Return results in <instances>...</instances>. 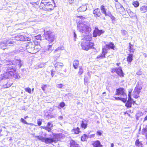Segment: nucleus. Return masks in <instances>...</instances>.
Returning a JSON list of instances; mask_svg holds the SVG:
<instances>
[{
    "label": "nucleus",
    "mask_w": 147,
    "mask_h": 147,
    "mask_svg": "<svg viewBox=\"0 0 147 147\" xmlns=\"http://www.w3.org/2000/svg\"><path fill=\"white\" fill-rule=\"evenodd\" d=\"M7 65L8 67L6 71L1 75L2 78L1 80L7 79L10 77H12L15 79L20 78L18 74L16 72V66L17 65L12 63L7 64Z\"/></svg>",
    "instance_id": "f257e3e1"
},
{
    "label": "nucleus",
    "mask_w": 147,
    "mask_h": 147,
    "mask_svg": "<svg viewBox=\"0 0 147 147\" xmlns=\"http://www.w3.org/2000/svg\"><path fill=\"white\" fill-rule=\"evenodd\" d=\"M92 39V36L90 34L84 36L81 43V46L82 49L88 51L93 47L94 44V42H91Z\"/></svg>",
    "instance_id": "f03ea898"
},
{
    "label": "nucleus",
    "mask_w": 147,
    "mask_h": 147,
    "mask_svg": "<svg viewBox=\"0 0 147 147\" xmlns=\"http://www.w3.org/2000/svg\"><path fill=\"white\" fill-rule=\"evenodd\" d=\"M55 7V3L49 0H42L40 5V9L47 11H51Z\"/></svg>",
    "instance_id": "7ed1b4c3"
},
{
    "label": "nucleus",
    "mask_w": 147,
    "mask_h": 147,
    "mask_svg": "<svg viewBox=\"0 0 147 147\" xmlns=\"http://www.w3.org/2000/svg\"><path fill=\"white\" fill-rule=\"evenodd\" d=\"M27 49L29 53L34 54L38 52L40 48V44L33 41L28 42L26 45Z\"/></svg>",
    "instance_id": "20e7f679"
},
{
    "label": "nucleus",
    "mask_w": 147,
    "mask_h": 147,
    "mask_svg": "<svg viewBox=\"0 0 147 147\" xmlns=\"http://www.w3.org/2000/svg\"><path fill=\"white\" fill-rule=\"evenodd\" d=\"M115 47L114 44L112 42H110L109 44H106L104 47H102L101 54L97 56L96 59H100L105 58L106 55L108 52V50L111 49L114 50Z\"/></svg>",
    "instance_id": "39448f33"
},
{
    "label": "nucleus",
    "mask_w": 147,
    "mask_h": 147,
    "mask_svg": "<svg viewBox=\"0 0 147 147\" xmlns=\"http://www.w3.org/2000/svg\"><path fill=\"white\" fill-rule=\"evenodd\" d=\"M45 39L50 43L53 42L55 39V36L50 31H48L45 32L44 34Z\"/></svg>",
    "instance_id": "423d86ee"
},
{
    "label": "nucleus",
    "mask_w": 147,
    "mask_h": 147,
    "mask_svg": "<svg viewBox=\"0 0 147 147\" xmlns=\"http://www.w3.org/2000/svg\"><path fill=\"white\" fill-rule=\"evenodd\" d=\"M100 9L102 13H103L105 16H108L110 17L112 21H114L115 20V17L113 16L111 12L109 10H107L105 8L104 5H102L100 7Z\"/></svg>",
    "instance_id": "0eeeda50"
},
{
    "label": "nucleus",
    "mask_w": 147,
    "mask_h": 147,
    "mask_svg": "<svg viewBox=\"0 0 147 147\" xmlns=\"http://www.w3.org/2000/svg\"><path fill=\"white\" fill-rule=\"evenodd\" d=\"M142 89V84L140 82H138L133 91L134 98H137L139 97V96L137 94H139L140 93Z\"/></svg>",
    "instance_id": "6e6552de"
},
{
    "label": "nucleus",
    "mask_w": 147,
    "mask_h": 147,
    "mask_svg": "<svg viewBox=\"0 0 147 147\" xmlns=\"http://www.w3.org/2000/svg\"><path fill=\"white\" fill-rule=\"evenodd\" d=\"M111 72H115L121 78H123L124 76V74L121 67L113 68L111 70Z\"/></svg>",
    "instance_id": "1a4fd4ad"
},
{
    "label": "nucleus",
    "mask_w": 147,
    "mask_h": 147,
    "mask_svg": "<svg viewBox=\"0 0 147 147\" xmlns=\"http://www.w3.org/2000/svg\"><path fill=\"white\" fill-rule=\"evenodd\" d=\"M78 30L81 32H86L90 29L89 26L84 23H79L77 26Z\"/></svg>",
    "instance_id": "9d476101"
},
{
    "label": "nucleus",
    "mask_w": 147,
    "mask_h": 147,
    "mask_svg": "<svg viewBox=\"0 0 147 147\" xmlns=\"http://www.w3.org/2000/svg\"><path fill=\"white\" fill-rule=\"evenodd\" d=\"M115 95L125 96L126 97L127 96V94L125 92V89L122 87H119L116 89Z\"/></svg>",
    "instance_id": "9b49d317"
},
{
    "label": "nucleus",
    "mask_w": 147,
    "mask_h": 147,
    "mask_svg": "<svg viewBox=\"0 0 147 147\" xmlns=\"http://www.w3.org/2000/svg\"><path fill=\"white\" fill-rule=\"evenodd\" d=\"M135 101H134L131 98L130 94L128 95V97L127 100L125 104V106L127 108H131L132 107L131 105L133 104L134 105L135 103Z\"/></svg>",
    "instance_id": "f8f14e48"
},
{
    "label": "nucleus",
    "mask_w": 147,
    "mask_h": 147,
    "mask_svg": "<svg viewBox=\"0 0 147 147\" xmlns=\"http://www.w3.org/2000/svg\"><path fill=\"white\" fill-rule=\"evenodd\" d=\"M93 13L94 16L96 18H100L102 15L101 12L98 8H96L94 9L93 11Z\"/></svg>",
    "instance_id": "ddd939ff"
},
{
    "label": "nucleus",
    "mask_w": 147,
    "mask_h": 147,
    "mask_svg": "<svg viewBox=\"0 0 147 147\" xmlns=\"http://www.w3.org/2000/svg\"><path fill=\"white\" fill-rule=\"evenodd\" d=\"M104 32L102 30H100L97 28H95L93 33V36L94 37H96L97 36H99Z\"/></svg>",
    "instance_id": "4468645a"
},
{
    "label": "nucleus",
    "mask_w": 147,
    "mask_h": 147,
    "mask_svg": "<svg viewBox=\"0 0 147 147\" xmlns=\"http://www.w3.org/2000/svg\"><path fill=\"white\" fill-rule=\"evenodd\" d=\"M44 142L46 144H49L53 142L56 143L57 142L56 140L54 138H45Z\"/></svg>",
    "instance_id": "2eb2a0df"
},
{
    "label": "nucleus",
    "mask_w": 147,
    "mask_h": 147,
    "mask_svg": "<svg viewBox=\"0 0 147 147\" xmlns=\"http://www.w3.org/2000/svg\"><path fill=\"white\" fill-rule=\"evenodd\" d=\"M69 147H80L79 144L73 140L69 141Z\"/></svg>",
    "instance_id": "dca6fc26"
},
{
    "label": "nucleus",
    "mask_w": 147,
    "mask_h": 147,
    "mask_svg": "<svg viewBox=\"0 0 147 147\" xmlns=\"http://www.w3.org/2000/svg\"><path fill=\"white\" fill-rule=\"evenodd\" d=\"M93 147H102L100 141L98 140H96L93 141L92 144Z\"/></svg>",
    "instance_id": "f3484780"
},
{
    "label": "nucleus",
    "mask_w": 147,
    "mask_h": 147,
    "mask_svg": "<svg viewBox=\"0 0 147 147\" xmlns=\"http://www.w3.org/2000/svg\"><path fill=\"white\" fill-rule=\"evenodd\" d=\"M53 124L50 122H49L47 123V125L46 127H42L45 130L47 131L48 132H50L51 130V128L53 127Z\"/></svg>",
    "instance_id": "a211bd4d"
},
{
    "label": "nucleus",
    "mask_w": 147,
    "mask_h": 147,
    "mask_svg": "<svg viewBox=\"0 0 147 147\" xmlns=\"http://www.w3.org/2000/svg\"><path fill=\"white\" fill-rule=\"evenodd\" d=\"M16 40L23 41L25 40V38L24 36L20 34L15 36L14 38Z\"/></svg>",
    "instance_id": "6ab92c4d"
},
{
    "label": "nucleus",
    "mask_w": 147,
    "mask_h": 147,
    "mask_svg": "<svg viewBox=\"0 0 147 147\" xmlns=\"http://www.w3.org/2000/svg\"><path fill=\"white\" fill-rule=\"evenodd\" d=\"M135 144L137 147H143L142 142L140 141L139 139H137L136 140Z\"/></svg>",
    "instance_id": "aec40b11"
},
{
    "label": "nucleus",
    "mask_w": 147,
    "mask_h": 147,
    "mask_svg": "<svg viewBox=\"0 0 147 147\" xmlns=\"http://www.w3.org/2000/svg\"><path fill=\"white\" fill-rule=\"evenodd\" d=\"M87 121L86 120L82 121L81 124V127L83 129H86L87 127Z\"/></svg>",
    "instance_id": "412c9836"
},
{
    "label": "nucleus",
    "mask_w": 147,
    "mask_h": 147,
    "mask_svg": "<svg viewBox=\"0 0 147 147\" xmlns=\"http://www.w3.org/2000/svg\"><path fill=\"white\" fill-rule=\"evenodd\" d=\"M86 9V6L85 5H82L77 9V11L78 12H83L85 11Z\"/></svg>",
    "instance_id": "4be33fe9"
},
{
    "label": "nucleus",
    "mask_w": 147,
    "mask_h": 147,
    "mask_svg": "<svg viewBox=\"0 0 147 147\" xmlns=\"http://www.w3.org/2000/svg\"><path fill=\"white\" fill-rule=\"evenodd\" d=\"M134 45L131 44L130 42L129 43L128 46V51L131 53H134L135 51V49L134 48Z\"/></svg>",
    "instance_id": "5701e85b"
},
{
    "label": "nucleus",
    "mask_w": 147,
    "mask_h": 147,
    "mask_svg": "<svg viewBox=\"0 0 147 147\" xmlns=\"http://www.w3.org/2000/svg\"><path fill=\"white\" fill-rule=\"evenodd\" d=\"M127 61L128 63H131L133 59V55L132 54H129L127 57Z\"/></svg>",
    "instance_id": "b1692460"
},
{
    "label": "nucleus",
    "mask_w": 147,
    "mask_h": 147,
    "mask_svg": "<svg viewBox=\"0 0 147 147\" xmlns=\"http://www.w3.org/2000/svg\"><path fill=\"white\" fill-rule=\"evenodd\" d=\"M42 37L40 34L38 35L35 36L34 38L33 41L36 43V42H38V43H39L38 41L37 40L41 41V40Z\"/></svg>",
    "instance_id": "393cba45"
},
{
    "label": "nucleus",
    "mask_w": 147,
    "mask_h": 147,
    "mask_svg": "<svg viewBox=\"0 0 147 147\" xmlns=\"http://www.w3.org/2000/svg\"><path fill=\"white\" fill-rule=\"evenodd\" d=\"M71 131L75 134H78L81 132L80 129L78 127H77L76 128H74L72 129Z\"/></svg>",
    "instance_id": "a878e982"
},
{
    "label": "nucleus",
    "mask_w": 147,
    "mask_h": 147,
    "mask_svg": "<svg viewBox=\"0 0 147 147\" xmlns=\"http://www.w3.org/2000/svg\"><path fill=\"white\" fill-rule=\"evenodd\" d=\"M15 39L14 38H9L7 41V43L8 44H11L13 45L15 43Z\"/></svg>",
    "instance_id": "bb28decb"
},
{
    "label": "nucleus",
    "mask_w": 147,
    "mask_h": 147,
    "mask_svg": "<svg viewBox=\"0 0 147 147\" xmlns=\"http://www.w3.org/2000/svg\"><path fill=\"white\" fill-rule=\"evenodd\" d=\"M140 10L142 13H145L147 11V6L143 5L140 7Z\"/></svg>",
    "instance_id": "cd10ccee"
},
{
    "label": "nucleus",
    "mask_w": 147,
    "mask_h": 147,
    "mask_svg": "<svg viewBox=\"0 0 147 147\" xmlns=\"http://www.w3.org/2000/svg\"><path fill=\"white\" fill-rule=\"evenodd\" d=\"M79 64V61L78 60H74V61L73 65L75 69H76L78 67Z\"/></svg>",
    "instance_id": "c85d7f7f"
},
{
    "label": "nucleus",
    "mask_w": 147,
    "mask_h": 147,
    "mask_svg": "<svg viewBox=\"0 0 147 147\" xmlns=\"http://www.w3.org/2000/svg\"><path fill=\"white\" fill-rule=\"evenodd\" d=\"M54 65L55 68H57L59 67L63 66V65L62 63L57 62L55 63Z\"/></svg>",
    "instance_id": "c756f323"
},
{
    "label": "nucleus",
    "mask_w": 147,
    "mask_h": 147,
    "mask_svg": "<svg viewBox=\"0 0 147 147\" xmlns=\"http://www.w3.org/2000/svg\"><path fill=\"white\" fill-rule=\"evenodd\" d=\"M84 72L83 68L82 66H80L78 72V75L81 76Z\"/></svg>",
    "instance_id": "7c9ffc66"
},
{
    "label": "nucleus",
    "mask_w": 147,
    "mask_h": 147,
    "mask_svg": "<svg viewBox=\"0 0 147 147\" xmlns=\"http://www.w3.org/2000/svg\"><path fill=\"white\" fill-rule=\"evenodd\" d=\"M20 121L23 123L24 124H26L28 125H30L31 126L33 125H34L32 123H28L26 121H25L24 119L23 118H21L20 120Z\"/></svg>",
    "instance_id": "2f4dec72"
},
{
    "label": "nucleus",
    "mask_w": 147,
    "mask_h": 147,
    "mask_svg": "<svg viewBox=\"0 0 147 147\" xmlns=\"http://www.w3.org/2000/svg\"><path fill=\"white\" fill-rule=\"evenodd\" d=\"M147 126L144 127L142 128V134L143 135H146L147 134Z\"/></svg>",
    "instance_id": "473e14b6"
},
{
    "label": "nucleus",
    "mask_w": 147,
    "mask_h": 147,
    "mask_svg": "<svg viewBox=\"0 0 147 147\" xmlns=\"http://www.w3.org/2000/svg\"><path fill=\"white\" fill-rule=\"evenodd\" d=\"M87 138V136L85 134H84L82 136L81 140L82 141L84 142L86 141Z\"/></svg>",
    "instance_id": "72a5a7b5"
},
{
    "label": "nucleus",
    "mask_w": 147,
    "mask_h": 147,
    "mask_svg": "<svg viewBox=\"0 0 147 147\" xmlns=\"http://www.w3.org/2000/svg\"><path fill=\"white\" fill-rule=\"evenodd\" d=\"M65 105V103L63 102H60L58 106L57 107L59 109H61L63 108Z\"/></svg>",
    "instance_id": "f704fd0d"
},
{
    "label": "nucleus",
    "mask_w": 147,
    "mask_h": 147,
    "mask_svg": "<svg viewBox=\"0 0 147 147\" xmlns=\"http://www.w3.org/2000/svg\"><path fill=\"white\" fill-rule=\"evenodd\" d=\"M132 5L134 7H137L139 5V3L138 1H134L132 2Z\"/></svg>",
    "instance_id": "c9c22d12"
},
{
    "label": "nucleus",
    "mask_w": 147,
    "mask_h": 147,
    "mask_svg": "<svg viewBox=\"0 0 147 147\" xmlns=\"http://www.w3.org/2000/svg\"><path fill=\"white\" fill-rule=\"evenodd\" d=\"M39 140H41L42 142H44L45 141V138L42 136H37L36 137Z\"/></svg>",
    "instance_id": "e433bc0d"
},
{
    "label": "nucleus",
    "mask_w": 147,
    "mask_h": 147,
    "mask_svg": "<svg viewBox=\"0 0 147 147\" xmlns=\"http://www.w3.org/2000/svg\"><path fill=\"white\" fill-rule=\"evenodd\" d=\"M41 88L43 91H47V85H43L42 86Z\"/></svg>",
    "instance_id": "4c0bfd02"
},
{
    "label": "nucleus",
    "mask_w": 147,
    "mask_h": 147,
    "mask_svg": "<svg viewBox=\"0 0 147 147\" xmlns=\"http://www.w3.org/2000/svg\"><path fill=\"white\" fill-rule=\"evenodd\" d=\"M12 85V83H11L7 82V83L5 84L6 86L4 88H8L10 87Z\"/></svg>",
    "instance_id": "58836bf2"
},
{
    "label": "nucleus",
    "mask_w": 147,
    "mask_h": 147,
    "mask_svg": "<svg viewBox=\"0 0 147 147\" xmlns=\"http://www.w3.org/2000/svg\"><path fill=\"white\" fill-rule=\"evenodd\" d=\"M115 7L116 9H119L122 7V6L119 3H117L115 4Z\"/></svg>",
    "instance_id": "ea45409f"
},
{
    "label": "nucleus",
    "mask_w": 147,
    "mask_h": 147,
    "mask_svg": "<svg viewBox=\"0 0 147 147\" xmlns=\"http://www.w3.org/2000/svg\"><path fill=\"white\" fill-rule=\"evenodd\" d=\"M25 91L31 94V89L29 88H26L24 89Z\"/></svg>",
    "instance_id": "a19ab883"
},
{
    "label": "nucleus",
    "mask_w": 147,
    "mask_h": 147,
    "mask_svg": "<svg viewBox=\"0 0 147 147\" xmlns=\"http://www.w3.org/2000/svg\"><path fill=\"white\" fill-rule=\"evenodd\" d=\"M37 122L38 125V126H40L42 124V119H39L37 120Z\"/></svg>",
    "instance_id": "79ce46f5"
},
{
    "label": "nucleus",
    "mask_w": 147,
    "mask_h": 147,
    "mask_svg": "<svg viewBox=\"0 0 147 147\" xmlns=\"http://www.w3.org/2000/svg\"><path fill=\"white\" fill-rule=\"evenodd\" d=\"M128 13L130 16H132L134 14L133 12L131 11V10L129 9L128 10H127Z\"/></svg>",
    "instance_id": "37998d69"
},
{
    "label": "nucleus",
    "mask_w": 147,
    "mask_h": 147,
    "mask_svg": "<svg viewBox=\"0 0 147 147\" xmlns=\"http://www.w3.org/2000/svg\"><path fill=\"white\" fill-rule=\"evenodd\" d=\"M63 86L64 85L61 84H58L57 86V87L59 88H62Z\"/></svg>",
    "instance_id": "c03bdc74"
},
{
    "label": "nucleus",
    "mask_w": 147,
    "mask_h": 147,
    "mask_svg": "<svg viewBox=\"0 0 147 147\" xmlns=\"http://www.w3.org/2000/svg\"><path fill=\"white\" fill-rule=\"evenodd\" d=\"M30 3L32 5H34V6H35V5H37L38 4V2H35L32 1L30 2Z\"/></svg>",
    "instance_id": "a18cd8bd"
},
{
    "label": "nucleus",
    "mask_w": 147,
    "mask_h": 147,
    "mask_svg": "<svg viewBox=\"0 0 147 147\" xmlns=\"http://www.w3.org/2000/svg\"><path fill=\"white\" fill-rule=\"evenodd\" d=\"M76 18L78 19H80L82 20H83L85 18L83 16H77Z\"/></svg>",
    "instance_id": "49530a36"
},
{
    "label": "nucleus",
    "mask_w": 147,
    "mask_h": 147,
    "mask_svg": "<svg viewBox=\"0 0 147 147\" xmlns=\"http://www.w3.org/2000/svg\"><path fill=\"white\" fill-rule=\"evenodd\" d=\"M142 74V72L140 70H139L136 73V74L137 75H139V76L141 75Z\"/></svg>",
    "instance_id": "de8ad7c7"
},
{
    "label": "nucleus",
    "mask_w": 147,
    "mask_h": 147,
    "mask_svg": "<svg viewBox=\"0 0 147 147\" xmlns=\"http://www.w3.org/2000/svg\"><path fill=\"white\" fill-rule=\"evenodd\" d=\"M127 100V96L126 97V98H121L120 100L123 101L124 102H126Z\"/></svg>",
    "instance_id": "09e8293b"
},
{
    "label": "nucleus",
    "mask_w": 147,
    "mask_h": 147,
    "mask_svg": "<svg viewBox=\"0 0 147 147\" xmlns=\"http://www.w3.org/2000/svg\"><path fill=\"white\" fill-rule=\"evenodd\" d=\"M51 75L52 77H53L55 74V71L52 70H51Z\"/></svg>",
    "instance_id": "8fccbe9b"
},
{
    "label": "nucleus",
    "mask_w": 147,
    "mask_h": 147,
    "mask_svg": "<svg viewBox=\"0 0 147 147\" xmlns=\"http://www.w3.org/2000/svg\"><path fill=\"white\" fill-rule=\"evenodd\" d=\"M96 134L98 136H100L102 134V132L100 131H98L96 132Z\"/></svg>",
    "instance_id": "3c124183"
},
{
    "label": "nucleus",
    "mask_w": 147,
    "mask_h": 147,
    "mask_svg": "<svg viewBox=\"0 0 147 147\" xmlns=\"http://www.w3.org/2000/svg\"><path fill=\"white\" fill-rule=\"evenodd\" d=\"M74 1V0H68V2L69 4H73Z\"/></svg>",
    "instance_id": "603ef678"
},
{
    "label": "nucleus",
    "mask_w": 147,
    "mask_h": 147,
    "mask_svg": "<svg viewBox=\"0 0 147 147\" xmlns=\"http://www.w3.org/2000/svg\"><path fill=\"white\" fill-rule=\"evenodd\" d=\"M84 82L85 83H87L88 82V78L86 77H85L84 79Z\"/></svg>",
    "instance_id": "864d4df0"
},
{
    "label": "nucleus",
    "mask_w": 147,
    "mask_h": 147,
    "mask_svg": "<svg viewBox=\"0 0 147 147\" xmlns=\"http://www.w3.org/2000/svg\"><path fill=\"white\" fill-rule=\"evenodd\" d=\"M114 98H115V100H120L121 98H120L119 97H114Z\"/></svg>",
    "instance_id": "5fc2aeb1"
},
{
    "label": "nucleus",
    "mask_w": 147,
    "mask_h": 147,
    "mask_svg": "<svg viewBox=\"0 0 147 147\" xmlns=\"http://www.w3.org/2000/svg\"><path fill=\"white\" fill-rule=\"evenodd\" d=\"M20 61L19 60H16L14 61V62H13V63H20Z\"/></svg>",
    "instance_id": "6e6d98bb"
},
{
    "label": "nucleus",
    "mask_w": 147,
    "mask_h": 147,
    "mask_svg": "<svg viewBox=\"0 0 147 147\" xmlns=\"http://www.w3.org/2000/svg\"><path fill=\"white\" fill-rule=\"evenodd\" d=\"M147 120V115L146 116L144 117V121H145Z\"/></svg>",
    "instance_id": "4d7b16f0"
},
{
    "label": "nucleus",
    "mask_w": 147,
    "mask_h": 147,
    "mask_svg": "<svg viewBox=\"0 0 147 147\" xmlns=\"http://www.w3.org/2000/svg\"><path fill=\"white\" fill-rule=\"evenodd\" d=\"M121 64V63L120 62L118 63H116V65L117 66H119V65Z\"/></svg>",
    "instance_id": "13d9d810"
},
{
    "label": "nucleus",
    "mask_w": 147,
    "mask_h": 147,
    "mask_svg": "<svg viewBox=\"0 0 147 147\" xmlns=\"http://www.w3.org/2000/svg\"><path fill=\"white\" fill-rule=\"evenodd\" d=\"M74 36L75 38H76V35L75 32H74Z\"/></svg>",
    "instance_id": "bf43d9fd"
},
{
    "label": "nucleus",
    "mask_w": 147,
    "mask_h": 147,
    "mask_svg": "<svg viewBox=\"0 0 147 147\" xmlns=\"http://www.w3.org/2000/svg\"><path fill=\"white\" fill-rule=\"evenodd\" d=\"M114 145L113 143H112L111 144V146L110 147H113Z\"/></svg>",
    "instance_id": "052dcab7"
},
{
    "label": "nucleus",
    "mask_w": 147,
    "mask_h": 147,
    "mask_svg": "<svg viewBox=\"0 0 147 147\" xmlns=\"http://www.w3.org/2000/svg\"><path fill=\"white\" fill-rule=\"evenodd\" d=\"M122 32L123 33H125L127 32L126 31H125V30H123Z\"/></svg>",
    "instance_id": "680f3d73"
},
{
    "label": "nucleus",
    "mask_w": 147,
    "mask_h": 147,
    "mask_svg": "<svg viewBox=\"0 0 147 147\" xmlns=\"http://www.w3.org/2000/svg\"><path fill=\"white\" fill-rule=\"evenodd\" d=\"M28 118V116H25V117H24V118L25 119H27V118Z\"/></svg>",
    "instance_id": "e2e57ef3"
},
{
    "label": "nucleus",
    "mask_w": 147,
    "mask_h": 147,
    "mask_svg": "<svg viewBox=\"0 0 147 147\" xmlns=\"http://www.w3.org/2000/svg\"><path fill=\"white\" fill-rule=\"evenodd\" d=\"M114 1L116 2H118V0H114Z\"/></svg>",
    "instance_id": "0e129e2a"
},
{
    "label": "nucleus",
    "mask_w": 147,
    "mask_h": 147,
    "mask_svg": "<svg viewBox=\"0 0 147 147\" xmlns=\"http://www.w3.org/2000/svg\"><path fill=\"white\" fill-rule=\"evenodd\" d=\"M92 136H95V134H93L92 135Z\"/></svg>",
    "instance_id": "69168bd1"
},
{
    "label": "nucleus",
    "mask_w": 147,
    "mask_h": 147,
    "mask_svg": "<svg viewBox=\"0 0 147 147\" xmlns=\"http://www.w3.org/2000/svg\"><path fill=\"white\" fill-rule=\"evenodd\" d=\"M105 93H106V92H103V93H102V94H105Z\"/></svg>",
    "instance_id": "338daca9"
},
{
    "label": "nucleus",
    "mask_w": 147,
    "mask_h": 147,
    "mask_svg": "<svg viewBox=\"0 0 147 147\" xmlns=\"http://www.w3.org/2000/svg\"><path fill=\"white\" fill-rule=\"evenodd\" d=\"M146 17L147 18V13L146 15Z\"/></svg>",
    "instance_id": "774afa93"
}]
</instances>
